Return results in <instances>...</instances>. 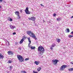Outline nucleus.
Here are the masks:
<instances>
[{
  "label": "nucleus",
  "instance_id": "f257e3e1",
  "mask_svg": "<svg viewBox=\"0 0 73 73\" xmlns=\"http://www.w3.org/2000/svg\"><path fill=\"white\" fill-rule=\"evenodd\" d=\"M38 52L39 54H40V56H41L44 53V52H45V50L42 46H39L38 47Z\"/></svg>",
  "mask_w": 73,
  "mask_h": 73
},
{
  "label": "nucleus",
  "instance_id": "f03ea898",
  "mask_svg": "<svg viewBox=\"0 0 73 73\" xmlns=\"http://www.w3.org/2000/svg\"><path fill=\"white\" fill-rule=\"evenodd\" d=\"M27 33L28 35H29L30 37L35 39V40H37V38H36V37L35 36V34L31 31H27Z\"/></svg>",
  "mask_w": 73,
  "mask_h": 73
},
{
  "label": "nucleus",
  "instance_id": "7ed1b4c3",
  "mask_svg": "<svg viewBox=\"0 0 73 73\" xmlns=\"http://www.w3.org/2000/svg\"><path fill=\"white\" fill-rule=\"evenodd\" d=\"M17 58L19 60L20 62H21L24 61V58H23L22 56L20 55H17Z\"/></svg>",
  "mask_w": 73,
  "mask_h": 73
},
{
  "label": "nucleus",
  "instance_id": "20e7f679",
  "mask_svg": "<svg viewBox=\"0 0 73 73\" xmlns=\"http://www.w3.org/2000/svg\"><path fill=\"white\" fill-rule=\"evenodd\" d=\"M66 67H67V65H63L60 67V70H64Z\"/></svg>",
  "mask_w": 73,
  "mask_h": 73
},
{
  "label": "nucleus",
  "instance_id": "39448f33",
  "mask_svg": "<svg viewBox=\"0 0 73 73\" xmlns=\"http://www.w3.org/2000/svg\"><path fill=\"white\" fill-rule=\"evenodd\" d=\"M52 62L54 64V65H56V64L57 63V62H58L59 61L57 59H55L54 60H52Z\"/></svg>",
  "mask_w": 73,
  "mask_h": 73
},
{
  "label": "nucleus",
  "instance_id": "423d86ee",
  "mask_svg": "<svg viewBox=\"0 0 73 73\" xmlns=\"http://www.w3.org/2000/svg\"><path fill=\"white\" fill-rule=\"evenodd\" d=\"M25 12L26 13V14L29 15L31 14V12L29 11V9L28 7H27L26 8L25 10Z\"/></svg>",
  "mask_w": 73,
  "mask_h": 73
},
{
  "label": "nucleus",
  "instance_id": "0eeeda50",
  "mask_svg": "<svg viewBox=\"0 0 73 73\" xmlns=\"http://www.w3.org/2000/svg\"><path fill=\"white\" fill-rule=\"evenodd\" d=\"M25 38H26V36L23 37L22 39L20 41V44H22V43H23V41H24V39H25Z\"/></svg>",
  "mask_w": 73,
  "mask_h": 73
},
{
  "label": "nucleus",
  "instance_id": "6e6552de",
  "mask_svg": "<svg viewBox=\"0 0 73 73\" xmlns=\"http://www.w3.org/2000/svg\"><path fill=\"white\" fill-rule=\"evenodd\" d=\"M8 54L9 55H11V54L13 55V52L12 51H9L8 52Z\"/></svg>",
  "mask_w": 73,
  "mask_h": 73
},
{
  "label": "nucleus",
  "instance_id": "1a4fd4ad",
  "mask_svg": "<svg viewBox=\"0 0 73 73\" xmlns=\"http://www.w3.org/2000/svg\"><path fill=\"white\" fill-rule=\"evenodd\" d=\"M56 46V44H52L51 45V46L50 48V49H51V50H52L53 49V47H55V46Z\"/></svg>",
  "mask_w": 73,
  "mask_h": 73
},
{
  "label": "nucleus",
  "instance_id": "9d476101",
  "mask_svg": "<svg viewBox=\"0 0 73 73\" xmlns=\"http://www.w3.org/2000/svg\"><path fill=\"white\" fill-rule=\"evenodd\" d=\"M10 27V28L12 29H13L14 28H16V26H15L11 25Z\"/></svg>",
  "mask_w": 73,
  "mask_h": 73
},
{
  "label": "nucleus",
  "instance_id": "9b49d317",
  "mask_svg": "<svg viewBox=\"0 0 73 73\" xmlns=\"http://www.w3.org/2000/svg\"><path fill=\"white\" fill-rule=\"evenodd\" d=\"M35 64L36 65H38L39 64V62L38 61H35Z\"/></svg>",
  "mask_w": 73,
  "mask_h": 73
},
{
  "label": "nucleus",
  "instance_id": "f8f14e48",
  "mask_svg": "<svg viewBox=\"0 0 73 73\" xmlns=\"http://www.w3.org/2000/svg\"><path fill=\"white\" fill-rule=\"evenodd\" d=\"M15 13L16 15H17L18 16V15H19V13H20L19 11H16L15 12Z\"/></svg>",
  "mask_w": 73,
  "mask_h": 73
},
{
  "label": "nucleus",
  "instance_id": "ddd939ff",
  "mask_svg": "<svg viewBox=\"0 0 73 73\" xmlns=\"http://www.w3.org/2000/svg\"><path fill=\"white\" fill-rule=\"evenodd\" d=\"M27 39L28 40L29 43H30V44H31V38H30V37H29V38H28Z\"/></svg>",
  "mask_w": 73,
  "mask_h": 73
},
{
  "label": "nucleus",
  "instance_id": "4468645a",
  "mask_svg": "<svg viewBox=\"0 0 73 73\" xmlns=\"http://www.w3.org/2000/svg\"><path fill=\"white\" fill-rule=\"evenodd\" d=\"M68 70L69 72H71V71H73V68H71L68 69Z\"/></svg>",
  "mask_w": 73,
  "mask_h": 73
},
{
  "label": "nucleus",
  "instance_id": "2eb2a0df",
  "mask_svg": "<svg viewBox=\"0 0 73 73\" xmlns=\"http://www.w3.org/2000/svg\"><path fill=\"white\" fill-rule=\"evenodd\" d=\"M41 69V67H39L37 69L38 72H39V71H40Z\"/></svg>",
  "mask_w": 73,
  "mask_h": 73
},
{
  "label": "nucleus",
  "instance_id": "dca6fc26",
  "mask_svg": "<svg viewBox=\"0 0 73 73\" xmlns=\"http://www.w3.org/2000/svg\"><path fill=\"white\" fill-rule=\"evenodd\" d=\"M62 19L61 18H57V20L58 21H60Z\"/></svg>",
  "mask_w": 73,
  "mask_h": 73
},
{
  "label": "nucleus",
  "instance_id": "f3484780",
  "mask_svg": "<svg viewBox=\"0 0 73 73\" xmlns=\"http://www.w3.org/2000/svg\"><path fill=\"white\" fill-rule=\"evenodd\" d=\"M35 20H36V18L35 17H32V20L33 21H35Z\"/></svg>",
  "mask_w": 73,
  "mask_h": 73
},
{
  "label": "nucleus",
  "instance_id": "a211bd4d",
  "mask_svg": "<svg viewBox=\"0 0 73 73\" xmlns=\"http://www.w3.org/2000/svg\"><path fill=\"white\" fill-rule=\"evenodd\" d=\"M4 58V56L2 55L1 54H0V58Z\"/></svg>",
  "mask_w": 73,
  "mask_h": 73
},
{
  "label": "nucleus",
  "instance_id": "6ab92c4d",
  "mask_svg": "<svg viewBox=\"0 0 73 73\" xmlns=\"http://www.w3.org/2000/svg\"><path fill=\"white\" fill-rule=\"evenodd\" d=\"M12 68H13V66H9V68H10V70L11 71L12 70Z\"/></svg>",
  "mask_w": 73,
  "mask_h": 73
},
{
  "label": "nucleus",
  "instance_id": "aec40b11",
  "mask_svg": "<svg viewBox=\"0 0 73 73\" xmlns=\"http://www.w3.org/2000/svg\"><path fill=\"white\" fill-rule=\"evenodd\" d=\"M31 49H36V47H34L33 46H31Z\"/></svg>",
  "mask_w": 73,
  "mask_h": 73
},
{
  "label": "nucleus",
  "instance_id": "412c9836",
  "mask_svg": "<svg viewBox=\"0 0 73 73\" xmlns=\"http://www.w3.org/2000/svg\"><path fill=\"white\" fill-rule=\"evenodd\" d=\"M67 30H66V32H66H67V33H69V32H70L69 29H67Z\"/></svg>",
  "mask_w": 73,
  "mask_h": 73
},
{
  "label": "nucleus",
  "instance_id": "4be33fe9",
  "mask_svg": "<svg viewBox=\"0 0 73 73\" xmlns=\"http://www.w3.org/2000/svg\"><path fill=\"white\" fill-rule=\"evenodd\" d=\"M10 19H9V21H13V19L11 18L10 17L9 18Z\"/></svg>",
  "mask_w": 73,
  "mask_h": 73
},
{
  "label": "nucleus",
  "instance_id": "5701e85b",
  "mask_svg": "<svg viewBox=\"0 0 73 73\" xmlns=\"http://www.w3.org/2000/svg\"><path fill=\"white\" fill-rule=\"evenodd\" d=\"M21 72L22 73H27L25 71H21Z\"/></svg>",
  "mask_w": 73,
  "mask_h": 73
},
{
  "label": "nucleus",
  "instance_id": "b1692460",
  "mask_svg": "<svg viewBox=\"0 0 73 73\" xmlns=\"http://www.w3.org/2000/svg\"><path fill=\"white\" fill-rule=\"evenodd\" d=\"M57 42H60V41H61V40H60V39H58V40H57Z\"/></svg>",
  "mask_w": 73,
  "mask_h": 73
},
{
  "label": "nucleus",
  "instance_id": "393cba45",
  "mask_svg": "<svg viewBox=\"0 0 73 73\" xmlns=\"http://www.w3.org/2000/svg\"><path fill=\"white\" fill-rule=\"evenodd\" d=\"M9 63L11 64V63H12V61L11 60H9L8 61Z\"/></svg>",
  "mask_w": 73,
  "mask_h": 73
},
{
  "label": "nucleus",
  "instance_id": "a878e982",
  "mask_svg": "<svg viewBox=\"0 0 73 73\" xmlns=\"http://www.w3.org/2000/svg\"><path fill=\"white\" fill-rule=\"evenodd\" d=\"M73 37V35H70L69 36V37L70 38H72V37Z\"/></svg>",
  "mask_w": 73,
  "mask_h": 73
},
{
  "label": "nucleus",
  "instance_id": "bb28decb",
  "mask_svg": "<svg viewBox=\"0 0 73 73\" xmlns=\"http://www.w3.org/2000/svg\"><path fill=\"white\" fill-rule=\"evenodd\" d=\"M28 19H29V20H32V17H31V18H29Z\"/></svg>",
  "mask_w": 73,
  "mask_h": 73
},
{
  "label": "nucleus",
  "instance_id": "cd10ccee",
  "mask_svg": "<svg viewBox=\"0 0 73 73\" xmlns=\"http://www.w3.org/2000/svg\"><path fill=\"white\" fill-rule=\"evenodd\" d=\"M17 18L19 19H20V16H19V15H18Z\"/></svg>",
  "mask_w": 73,
  "mask_h": 73
},
{
  "label": "nucleus",
  "instance_id": "c85d7f7f",
  "mask_svg": "<svg viewBox=\"0 0 73 73\" xmlns=\"http://www.w3.org/2000/svg\"><path fill=\"white\" fill-rule=\"evenodd\" d=\"M29 60V58H26L25 59V61H27V60Z\"/></svg>",
  "mask_w": 73,
  "mask_h": 73
},
{
  "label": "nucleus",
  "instance_id": "c756f323",
  "mask_svg": "<svg viewBox=\"0 0 73 73\" xmlns=\"http://www.w3.org/2000/svg\"><path fill=\"white\" fill-rule=\"evenodd\" d=\"M56 15H57V14H56V13H55V14H54L53 16L54 17H55V16H56Z\"/></svg>",
  "mask_w": 73,
  "mask_h": 73
},
{
  "label": "nucleus",
  "instance_id": "7c9ffc66",
  "mask_svg": "<svg viewBox=\"0 0 73 73\" xmlns=\"http://www.w3.org/2000/svg\"><path fill=\"white\" fill-rule=\"evenodd\" d=\"M18 49L20 50H21V47H19L18 48Z\"/></svg>",
  "mask_w": 73,
  "mask_h": 73
},
{
  "label": "nucleus",
  "instance_id": "2f4dec72",
  "mask_svg": "<svg viewBox=\"0 0 73 73\" xmlns=\"http://www.w3.org/2000/svg\"><path fill=\"white\" fill-rule=\"evenodd\" d=\"M33 73H38L37 72L35 71H33Z\"/></svg>",
  "mask_w": 73,
  "mask_h": 73
},
{
  "label": "nucleus",
  "instance_id": "473e14b6",
  "mask_svg": "<svg viewBox=\"0 0 73 73\" xmlns=\"http://www.w3.org/2000/svg\"><path fill=\"white\" fill-rule=\"evenodd\" d=\"M40 5H41V6H42V7H44V5H42V4H40Z\"/></svg>",
  "mask_w": 73,
  "mask_h": 73
},
{
  "label": "nucleus",
  "instance_id": "72a5a7b5",
  "mask_svg": "<svg viewBox=\"0 0 73 73\" xmlns=\"http://www.w3.org/2000/svg\"><path fill=\"white\" fill-rule=\"evenodd\" d=\"M16 33L14 32V33H13V35H16Z\"/></svg>",
  "mask_w": 73,
  "mask_h": 73
},
{
  "label": "nucleus",
  "instance_id": "f704fd0d",
  "mask_svg": "<svg viewBox=\"0 0 73 73\" xmlns=\"http://www.w3.org/2000/svg\"><path fill=\"white\" fill-rule=\"evenodd\" d=\"M20 12H21H21H23V10H20Z\"/></svg>",
  "mask_w": 73,
  "mask_h": 73
},
{
  "label": "nucleus",
  "instance_id": "c9c22d12",
  "mask_svg": "<svg viewBox=\"0 0 73 73\" xmlns=\"http://www.w3.org/2000/svg\"><path fill=\"white\" fill-rule=\"evenodd\" d=\"M15 45H18V43H17V42H15Z\"/></svg>",
  "mask_w": 73,
  "mask_h": 73
},
{
  "label": "nucleus",
  "instance_id": "e433bc0d",
  "mask_svg": "<svg viewBox=\"0 0 73 73\" xmlns=\"http://www.w3.org/2000/svg\"><path fill=\"white\" fill-rule=\"evenodd\" d=\"M31 43H29V45H28V46L29 47V46H30V44Z\"/></svg>",
  "mask_w": 73,
  "mask_h": 73
},
{
  "label": "nucleus",
  "instance_id": "4c0bfd02",
  "mask_svg": "<svg viewBox=\"0 0 73 73\" xmlns=\"http://www.w3.org/2000/svg\"><path fill=\"white\" fill-rule=\"evenodd\" d=\"M3 1V0H0V3H1Z\"/></svg>",
  "mask_w": 73,
  "mask_h": 73
},
{
  "label": "nucleus",
  "instance_id": "58836bf2",
  "mask_svg": "<svg viewBox=\"0 0 73 73\" xmlns=\"http://www.w3.org/2000/svg\"><path fill=\"white\" fill-rule=\"evenodd\" d=\"M8 42V45H9L10 44H9V42Z\"/></svg>",
  "mask_w": 73,
  "mask_h": 73
},
{
  "label": "nucleus",
  "instance_id": "ea45409f",
  "mask_svg": "<svg viewBox=\"0 0 73 73\" xmlns=\"http://www.w3.org/2000/svg\"><path fill=\"white\" fill-rule=\"evenodd\" d=\"M70 63L71 64H73V62H70Z\"/></svg>",
  "mask_w": 73,
  "mask_h": 73
},
{
  "label": "nucleus",
  "instance_id": "a19ab883",
  "mask_svg": "<svg viewBox=\"0 0 73 73\" xmlns=\"http://www.w3.org/2000/svg\"><path fill=\"white\" fill-rule=\"evenodd\" d=\"M1 8V6L0 5V8Z\"/></svg>",
  "mask_w": 73,
  "mask_h": 73
},
{
  "label": "nucleus",
  "instance_id": "79ce46f5",
  "mask_svg": "<svg viewBox=\"0 0 73 73\" xmlns=\"http://www.w3.org/2000/svg\"><path fill=\"white\" fill-rule=\"evenodd\" d=\"M43 22H44V23L45 22V21H44H44H43Z\"/></svg>",
  "mask_w": 73,
  "mask_h": 73
},
{
  "label": "nucleus",
  "instance_id": "37998d69",
  "mask_svg": "<svg viewBox=\"0 0 73 73\" xmlns=\"http://www.w3.org/2000/svg\"><path fill=\"white\" fill-rule=\"evenodd\" d=\"M9 73V72H8L7 73Z\"/></svg>",
  "mask_w": 73,
  "mask_h": 73
}]
</instances>
